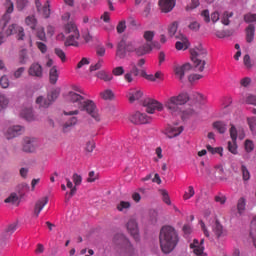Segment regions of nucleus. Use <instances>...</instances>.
<instances>
[{"mask_svg":"<svg viewBox=\"0 0 256 256\" xmlns=\"http://www.w3.org/2000/svg\"><path fill=\"white\" fill-rule=\"evenodd\" d=\"M124 73L125 69L123 66H117L112 69V75H114V77H121V75H123Z\"/></svg>","mask_w":256,"mask_h":256,"instance_id":"46","label":"nucleus"},{"mask_svg":"<svg viewBox=\"0 0 256 256\" xmlns=\"http://www.w3.org/2000/svg\"><path fill=\"white\" fill-rule=\"evenodd\" d=\"M190 248L193 249L195 256H206L204 254V247L201 246L199 240L194 239L193 243L190 244Z\"/></svg>","mask_w":256,"mask_h":256,"instance_id":"21","label":"nucleus"},{"mask_svg":"<svg viewBox=\"0 0 256 256\" xmlns=\"http://www.w3.org/2000/svg\"><path fill=\"white\" fill-rule=\"evenodd\" d=\"M159 243L164 254L172 253L179 244V234L172 226H164L159 233Z\"/></svg>","mask_w":256,"mask_h":256,"instance_id":"2","label":"nucleus"},{"mask_svg":"<svg viewBox=\"0 0 256 256\" xmlns=\"http://www.w3.org/2000/svg\"><path fill=\"white\" fill-rule=\"evenodd\" d=\"M160 192L162 195L163 202L166 203L167 205H171L172 202H171V199H170V196H169L167 190H160Z\"/></svg>","mask_w":256,"mask_h":256,"instance_id":"50","label":"nucleus"},{"mask_svg":"<svg viewBox=\"0 0 256 256\" xmlns=\"http://www.w3.org/2000/svg\"><path fill=\"white\" fill-rule=\"evenodd\" d=\"M244 21L246 23L256 22V14L248 13L244 16Z\"/></svg>","mask_w":256,"mask_h":256,"instance_id":"60","label":"nucleus"},{"mask_svg":"<svg viewBox=\"0 0 256 256\" xmlns=\"http://www.w3.org/2000/svg\"><path fill=\"white\" fill-rule=\"evenodd\" d=\"M159 6L163 13H169L175 8L176 2L175 0H160Z\"/></svg>","mask_w":256,"mask_h":256,"instance_id":"16","label":"nucleus"},{"mask_svg":"<svg viewBox=\"0 0 256 256\" xmlns=\"http://www.w3.org/2000/svg\"><path fill=\"white\" fill-rule=\"evenodd\" d=\"M80 38V34H74V35H69L67 40L65 41V46L66 47H69V46H74V47H77L79 46V40Z\"/></svg>","mask_w":256,"mask_h":256,"instance_id":"24","label":"nucleus"},{"mask_svg":"<svg viewBox=\"0 0 256 256\" xmlns=\"http://www.w3.org/2000/svg\"><path fill=\"white\" fill-rule=\"evenodd\" d=\"M28 0H17V8L19 11H22L28 5Z\"/></svg>","mask_w":256,"mask_h":256,"instance_id":"63","label":"nucleus"},{"mask_svg":"<svg viewBox=\"0 0 256 256\" xmlns=\"http://www.w3.org/2000/svg\"><path fill=\"white\" fill-rule=\"evenodd\" d=\"M138 43L136 41H128L125 42V47L127 52L129 53H135L136 52V48H137Z\"/></svg>","mask_w":256,"mask_h":256,"instance_id":"36","label":"nucleus"},{"mask_svg":"<svg viewBox=\"0 0 256 256\" xmlns=\"http://www.w3.org/2000/svg\"><path fill=\"white\" fill-rule=\"evenodd\" d=\"M103 64H104L103 59H99L95 64H91L89 66L90 73H93V71H99V69H102Z\"/></svg>","mask_w":256,"mask_h":256,"instance_id":"35","label":"nucleus"},{"mask_svg":"<svg viewBox=\"0 0 256 256\" xmlns=\"http://www.w3.org/2000/svg\"><path fill=\"white\" fill-rule=\"evenodd\" d=\"M127 230L130 233V235L136 240H139V228H138V223L135 219H130L127 222Z\"/></svg>","mask_w":256,"mask_h":256,"instance_id":"12","label":"nucleus"},{"mask_svg":"<svg viewBox=\"0 0 256 256\" xmlns=\"http://www.w3.org/2000/svg\"><path fill=\"white\" fill-rule=\"evenodd\" d=\"M68 103L74 105V107L88 113V115L94 119L96 122H100V115L94 101L84 98L81 94L74 91L68 92L66 96Z\"/></svg>","mask_w":256,"mask_h":256,"instance_id":"1","label":"nucleus"},{"mask_svg":"<svg viewBox=\"0 0 256 256\" xmlns=\"http://www.w3.org/2000/svg\"><path fill=\"white\" fill-rule=\"evenodd\" d=\"M233 16L232 12H224L222 17H221V23L228 26L230 24L229 18Z\"/></svg>","mask_w":256,"mask_h":256,"instance_id":"40","label":"nucleus"},{"mask_svg":"<svg viewBox=\"0 0 256 256\" xmlns=\"http://www.w3.org/2000/svg\"><path fill=\"white\" fill-rule=\"evenodd\" d=\"M189 102V94L180 93L177 96H171L164 101L163 109L172 117H177L182 113V107Z\"/></svg>","mask_w":256,"mask_h":256,"instance_id":"3","label":"nucleus"},{"mask_svg":"<svg viewBox=\"0 0 256 256\" xmlns=\"http://www.w3.org/2000/svg\"><path fill=\"white\" fill-rule=\"evenodd\" d=\"M49 75H50V83L52 85H56L59 78V72L56 66L50 69Z\"/></svg>","mask_w":256,"mask_h":256,"instance_id":"27","label":"nucleus"},{"mask_svg":"<svg viewBox=\"0 0 256 256\" xmlns=\"http://www.w3.org/2000/svg\"><path fill=\"white\" fill-rule=\"evenodd\" d=\"M66 181H67V187H68V189H70V194H69L70 197L68 199L66 198V200L69 201L70 198L73 197L76 194L77 186L76 185L73 186V182H71V180L69 178H66ZM66 195H68V192H67Z\"/></svg>","mask_w":256,"mask_h":256,"instance_id":"33","label":"nucleus"},{"mask_svg":"<svg viewBox=\"0 0 256 256\" xmlns=\"http://www.w3.org/2000/svg\"><path fill=\"white\" fill-rule=\"evenodd\" d=\"M207 150L209 153L211 154H219L220 156H222V152H223V149L221 147H212L211 145H207L206 146Z\"/></svg>","mask_w":256,"mask_h":256,"instance_id":"44","label":"nucleus"},{"mask_svg":"<svg viewBox=\"0 0 256 256\" xmlns=\"http://www.w3.org/2000/svg\"><path fill=\"white\" fill-rule=\"evenodd\" d=\"M27 26H29L32 30H35L37 26V19L34 16H28L25 20Z\"/></svg>","mask_w":256,"mask_h":256,"instance_id":"37","label":"nucleus"},{"mask_svg":"<svg viewBox=\"0 0 256 256\" xmlns=\"http://www.w3.org/2000/svg\"><path fill=\"white\" fill-rule=\"evenodd\" d=\"M59 95H60V91L59 90H53L51 92V94L48 95L47 98H48V102L50 103V105L57 100Z\"/></svg>","mask_w":256,"mask_h":256,"instance_id":"43","label":"nucleus"},{"mask_svg":"<svg viewBox=\"0 0 256 256\" xmlns=\"http://www.w3.org/2000/svg\"><path fill=\"white\" fill-rule=\"evenodd\" d=\"M228 150L233 155H237L238 151H237V143H236V141H232V142L229 141L228 142Z\"/></svg>","mask_w":256,"mask_h":256,"instance_id":"49","label":"nucleus"},{"mask_svg":"<svg viewBox=\"0 0 256 256\" xmlns=\"http://www.w3.org/2000/svg\"><path fill=\"white\" fill-rule=\"evenodd\" d=\"M188 28L193 32H197L201 29V24H199L197 21H194L188 25Z\"/></svg>","mask_w":256,"mask_h":256,"instance_id":"58","label":"nucleus"},{"mask_svg":"<svg viewBox=\"0 0 256 256\" xmlns=\"http://www.w3.org/2000/svg\"><path fill=\"white\" fill-rule=\"evenodd\" d=\"M130 122L134 125H146L152 122V118L146 113H141L139 111L132 114L129 118Z\"/></svg>","mask_w":256,"mask_h":256,"instance_id":"7","label":"nucleus"},{"mask_svg":"<svg viewBox=\"0 0 256 256\" xmlns=\"http://www.w3.org/2000/svg\"><path fill=\"white\" fill-rule=\"evenodd\" d=\"M35 150H36V147L34 145V141L30 138H27L23 145V151L26 153H33L35 152Z\"/></svg>","mask_w":256,"mask_h":256,"instance_id":"26","label":"nucleus"},{"mask_svg":"<svg viewBox=\"0 0 256 256\" xmlns=\"http://www.w3.org/2000/svg\"><path fill=\"white\" fill-rule=\"evenodd\" d=\"M179 29V23L177 21L170 24L168 27V33L170 37H174Z\"/></svg>","mask_w":256,"mask_h":256,"instance_id":"34","label":"nucleus"},{"mask_svg":"<svg viewBox=\"0 0 256 256\" xmlns=\"http://www.w3.org/2000/svg\"><path fill=\"white\" fill-rule=\"evenodd\" d=\"M181 133H183V126H172V125H168L165 129V135L169 138V139H173L178 137L179 135H181Z\"/></svg>","mask_w":256,"mask_h":256,"instance_id":"13","label":"nucleus"},{"mask_svg":"<svg viewBox=\"0 0 256 256\" xmlns=\"http://www.w3.org/2000/svg\"><path fill=\"white\" fill-rule=\"evenodd\" d=\"M28 75L35 79H42L44 76L43 66L39 62H33L28 68Z\"/></svg>","mask_w":256,"mask_h":256,"instance_id":"8","label":"nucleus"},{"mask_svg":"<svg viewBox=\"0 0 256 256\" xmlns=\"http://www.w3.org/2000/svg\"><path fill=\"white\" fill-rule=\"evenodd\" d=\"M95 148H96V143L94 140H88V142H86V152L92 153Z\"/></svg>","mask_w":256,"mask_h":256,"instance_id":"52","label":"nucleus"},{"mask_svg":"<svg viewBox=\"0 0 256 256\" xmlns=\"http://www.w3.org/2000/svg\"><path fill=\"white\" fill-rule=\"evenodd\" d=\"M144 93L138 89H130L127 92V98L130 104H133L143 98Z\"/></svg>","mask_w":256,"mask_h":256,"instance_id":"14","label":"nucleus"},{"mask_svg":"<svg viewBox=\"0 0 256 256\" xmlns=\"http://www.w3.org/2000/svg\"><path fill=\"white\" fill-rule=\"evenodd\" d=\"M6 13L11 14L14 11V4L11 0L5 2Z\"/></svg>","mask_w":256,"mask_h":256,"instance_id":"57","label":"nucleus"},{"mask_svg":"<svg viewBox=\"0 0 256 256\" xmlns=\"http://www.w3.org/2000/svg\"><path fill=\"white\" fill-rule=\"evenodd\" d=\"M213 233L215 234V236L217 238H220L223 234V227L222 225L219 223L218 220L215 221V224L212 227Z\"/></svg>","mask_w":256,"mask_h":256,"instance_id":"30","label":"nucleus"},{"mask_svg":"<svg viewBox=\"0 0 256 256\" xmlns=\"http://www.w3.org/2000/svg\"><path fill=\"white\" fill-rule=\"evenodd\" d=\"M191 60L194 62L196 69L202 73L204 71V66L206 64L207 51L199 46L190 51Z\"/></svg>","mask_w":256,"mask_h":256,"instance_id":"5","label":"nucleus"},{"mask_svg":"<svg viewBox=\"0 0 256 256\" xmlns=\"http://www.w3.org/2000/svg\"><path fill=\"white\" fill-rule=\"evenodd\" d=\"M72 181L74 182V185L77 187L82 184L83 178L80 174L74 173L72 174Z\"/></svg>","mask_w":256,"mask_h":256,"instance_id":"48","label":"nucleus"},{"mask_svg":"<svg viewBox=\"0 0 256 256\" xmlns=\"http://www.w3.org/2000/svg\"><path fill=\"white\" fill-rule=\"evenodd\" d=\"M127 53H128V51L126 48V40L122 39L116 45L115 59H117V60L125 59L127 56Z\"/></svg>","mask_w":256,"mask_h":256,"instance_id":"10","label":"nucleus"},{"mask_svg":"<svg viewBox=\"0 0 256 256\" xmlns=\"http://www.w3.org/2000/svg\"><path fill=\"white\" fill-rule=\"evenodd\" d=\"M95 77L97 79H100L101 81H104V83H109L110 81H113L114 76L110 72H107L106 70H100L95 74Z\"/></svg>","mask_w":256,"mask_h":256,"instance_id":"20","label":"nucleus"},{"mask_svg":"<svg viewBox=\"0 0 256 256\" xmlns=\"http://www.w3.org/2000/svg\"><path fill=\"white\" fill-rule=\"evenodd\" d=\"M152 50H153V47L150 43H144L143 45L137 44L136 50H135V55L140 57V56L150 53Z\"/></svg>","mask_w":256,"mask_h":256,"instance_id":"17","label":"nucleus"},{"mask_svg":"<svg viewBox=\"0 0 256 256\" xmlns=\"http://www.w3.org/2000/svg\"><path fill=\"white\" fill-rule=\"evenodd\" d=\"M180 115L182 119L185 120L197 115V112L193 108H188L186 110H182Z\"/></svg>","mask_w":256,"mask_h":256,"instance_id":"32","label":"nucleus"},{"mask_svg":"<svg viewBox=\"0 0 256 256\" xmlns=\"http://www.w3.org/2000/svg\"><path fill=\"white\" fill-rule=\"evenodd\" d=\"M191 69H193L191 64L186 63L182 66H176L174 71H175V75L179 77L180 81H183V77H185V73H189Z\"/></svg>","mask_w":256,"mask_h":256,"instance_id":"15","label":"nucleus"},{"mask_svg":"<svg viewBox=\"0 0 256 256\" xmlns=\"http://www.w3.org/2000/svg\"><path fill=\"white\" fill-rule=\"evenodd\" d=\"M100 97L103 100H112V98L114 97L113 91L112 90H105L103 92L100 93Z\"/></svg>","mask_w":256,"mask_h":256,"instance_id":"45","label":"nucleus"},{"mask_svg":"<svg viewBox=\"0 0 256 256\" xmlns=\"http://www.w3.org/2000/svg\"><path fill=\"white\" fill-rule=\"evenodd\" d=\"M254 35H255V27L254 25L250 24L246 28V40L248 43H251L254 40Z\"/></svg>","mask_w":256,"mask_h":256,"instance_id":"29","label":"nucleus"},{"mask_svg":"<svg viewBox=\"0 0 256 256\" xmlns=\"http://www.w3.org/2000/svg\"><path fill=\"white\" fill-rule=\"evenodd\" d=\"M142 106L146 108L148 114H154L156 111L162 112L164 110V104L153 98H145Z\"/></svg>","mask_w":256,"mask_h":256,"instance_id":"6","label":"nucleus"},{"mask_svg":"<svg viewBox=\"0 0 256 256\" xmlns=\"http://www.w3.org/2000/svg\"><path fill=\"white\" fill-rule=\"evenodd\" d=\"M131 208V203L126 201H121L119 204H117L116 209L119 212H123L124 210H128Z\"/></svg>","mask_w":256,"mask_h":256,"instance_id":"39","label":"nucleus"},{"mask_svg":"<svg viewBox=\"0 0 256 256\" xmlns=\"http://www.w3.org/2000/svg\"><path fill=\"white\" fill-rule=\"evenodd\" d=\"M55 54L62 60V62L66 61V54L62 49L56 48Z\"/></svg>","mask_w":256,"mask_h":256,"instance_id":"62","label":"nucleus"},{"mask_svg":"<svg viewBox=\"0 0 256 256\" xmlns=\"http://www.w3.org/2000/svg\"><path fill=\"white\" fill-rule=\"evenodd\" d=\"M9 104V100L5 97V95L0 94V110L7 107Z\"/></svg>","mask_w":256,"mask_h":256,"instance_id":"59","label":"nucleus"},{"mask_svg":"<svg viewBox=\"0 0 256 256\" xmlns=\"http://www.w3.org/2000/svg\"><path fill=\"white\" fill-rule=\"evenodd\" d=\"M37 37L41 40V41H47L46 38V33L43 27H40L37 29Z\"/></svg>","mask_w":256,"mask_h":256,"instance_id":"55","label":"nucleus"},{"mask_svg":"<svg viewBox=\"0 0 256 256\" xmlns=\"http://www.w3.org/2000/svg\"><path fill=\"white\" fill-rule=\"evenodd\" d=\"M36 104L39 105L41 108H48L50 106L48 98L44 99L42 96H39L36 99Z\"/></svg>","mask_w":256,"mask_h":256,"instance_id":"38","label":"nucleus"},{"mask_svg":"<svg viewBox=\"0 0 256 256\" xmlns=\"http://www.w3.org/2000/svg\"><path fill=\"white\" fill-rule=\"evenodd\" d=\"M30 56L32 59H34V55L33 52H28L27 49H21L18 53V61L21 65H24L28 62V60L30 59Z\"/></svg>","mask_w":256,"mask_h":256,"instance_id":"18","label":"nucleus"},{"mask_svg":"<svg viewBox=\"0 0 256 256\" xmlns=\"http://www.w3.org/2000/svg\"><path fill=\"white\" fill-rule=\"evenodd\" d=\"M154 37H155V32L153 31H145L143 34V38L146 40V43L152 42Z\"/></svg>","mask_w":256,"mask_h":256,"instance_id":"47","label":"nucleus"},{"mask_svg":"<svg viewBox=\"0 0 256 256\" xmlns=\"http://www.w3.org/2000/svg\"><path fill=\"white\" fill-rule=\"evenodd\" d=\"M49 199L47 198V196H45L44 198L40 199L34 208V214L36 217L39 216V214L41 213V211L44 209V207L48 204Z\"/></svg>","mask_w":256,"mask_h":256,"instance_id":"22","label":"nucleus"},{"mask_svg":"<svg viewBox=\"0 0 256 256\" xmlns=\"http://www.w3.org/2000/svg\"><path fill=\"white\" fill-rule=\"evenodd\" d=\"M65 32L70 35L80 34L75 23L70 22L65 26Z\"/></svg>","mask_w":256,"mask_h":256,"instance_id":"28","label":"nucleus"},{"mask_svg":"<svg viewBox=\"0 0 256 256\" xmlns=\"http://www.w3.org/2000/svg\"><path fill=\"white\" fill-rule=\"evenodd\" d=\"M241 171L243 175V180L248 181L250 179V173L244 164L241 166Z\"/></svg>","mask_w":256,"mask_h":256,"instance_id":"61","label":"nucleus"},{"mask_svg":"<svg viewBox=\"0 0 256 256\" xmlns=\"http://www.w3.org/2000/svg\"><path fill=\"white\" fill-rule=\"evenodd\" d=\"M212 128L219 134L223 135L227 131V123L224 121H215L212 124Z\"/></svg>","mask_w":256,"mask_h":256,"instance_id":"23","label":"nucleus"},{"mask_svg":"<svg viewBox=\"0 0 256 256\" xmlns=\"http://www.w3.org/2000/svg\"><path fill=\"white\" fill-rule=\"evenodd\" d=\"M21 117L24 118L28 122H32L35 120L32 108L23 109L21 112Z\"/></svg>","mask_w":256,"mask_h":256,"instance_id":"25","label":"nucleus"},{"mask_svg":"<svg viewBox=\"0 0 256 256\" xmlns=\"http://www.w3.org/2000/svg\"><path fill=\"white\" fill-rule=\"evenodd\" d=\"M5 203H10L13 205H18L19 204V198L17 194L13 193L8 196V198L5 200Z\"/></svg>","mask_w":256,"mask_h":256,"instance_id":"41","label":"nucleus"},{"mask_svg":"<svg viewBox=\"0 0 256 256\" xmlns=\"http://www.w3.org/2000/svg\"><path fill=\"white\" fill-rule=\"evenodd\" d=\"M233 34V32L231 30H222V31H217L216 32V36L218 38H225V37H229Z\"/></svg>","mask_w":256,"mask_h":256,"instance_id":"51","label":"nucleus"},{"mask_svg":"<svg viewBox=\"0 0 256 256\" xmlns=\"http://www.w3.org/2000/svg\"><path fill=\"white\" fill-rule=\"evenodd\" d=\"M44 18L48 19L51 15L50 1H47L43 7H41V12H39Z\"/></svg>","mask_w":256,"mask_h":256,"instance_id":"31","label":"nucleus"},{"mask_svg":"<svg viewBox=\"0 0 256 256\" xmlns=\"http://www.w3.org/2000/svg\"><path fill=\"white\" fill-rule=\"evenodd\" d=\"M0 85H1L2 89H8V87L10 85V82H9V79L6 75L1 77Z\"/></svg>","mask_w":256,"mask_h":256,"instance_id":"54","label":"nucleus"},{"mask_svg":"<svg viewBox=\"0 0 256 256\" xmlns=\"http://www.w3.org/2000/svg\"><path fill=\"white\" fill-rule=\"evenodd\" d=\"M180 41L176 42L175 47L177 50H187L189 48V40L183 34H179L176 36Z\"/></svg>","mask_w":256,"mask_h":256,"instance_id":"19","label":"nucleus"},{"mask_svg":"<svg viewBox=\"0 0 256 256\" xmlns=\"http://www.w3.org/2000/svg\"><path fill=\"white\" fill-rule=\"evenodd\" d=\"M248 125L250 127V130L254 132V129L256 127V117H250L247 119Z\"/></svg>","mask_w":256,"mask_h":256,"instance_id":"64","label":"nucleus"},{"mask_svg":"<svg viewBox=\"0 0 256 256\" xmlns=\"http://www.w3.org/2000/svg\"><path fill=\"white\" fill-rule=\"evenodd\" d=\"M8 21L3 19L0 22V45L3 43L5 36H10L17 33L18 40H23L25 37L24 29L18 25L7 26Z\"/></svg>","mask_w":256,"mask_h":256,"instance_id":"4","label":"nucleus"},{"mask_svg":"<svg viewBox=\"0 0 256 256\" xmlns=\"http://www.w3.org/2000/svg\"><path fill=\"white\" fill-rule=\"evenodd\" d=\"M246 208V200L244 198H240L237 204L238 213L240 215L243 214Z\"/></svg>","mask_w":256,"mask_h":256,"instance_id":"42","label":"nucleus"},{"mask_svg":"<svg viewBox=\"0 0 256 256\" xmlns=\"http://www.w3.org/2000/svg\"><path fill=\"white\" fill-rule=\"evenodd\" d=\"M113 242L116 245H121L128 252H132L133 251V246H132L131 242L123 234H118V235L114 236Z\"/></svg>","mask_w":256,"mask_h":256,"instance_id":"9","label":"nucleus"},{"mask_svg":"<svg viewBox=\"0 0 256 256\" xmlns=\"http://www.w3.org/2000/svg\"><path fill=\"white\" fill-rule=\"evenodd\" d=\"M23 132H24V129L22 126L20 125L12 126L5 131V137L7 140H11L13 138H16L22 135Z\"/></svg>","mask_w":256,"mask_h":256,"instance_id":"11","label":"nucleus"},{"mask_svg":"<svg viewBox=\"0 0 256 256\" xmlns=\"http://www.w3.org/2000/svg\"><path fill=\"white\" fill-rule=\"evenodd\" d=\"M193 196H195V188H193V186H189L188 192H185L183 198L184 200H189Z\"/></svg>","mask_w":256,"mask_h":256,"instance_id":"53","label":"nucleus"},{"mask_svg":"<svg viewBox=\"0 0 256 256\" xmlns=\"http://www.w3.org/2000/svg\"><path fill=\"white\" fill-rule=\"evenodd\" d=\"M230 137L232 139V142L237 141L238 133L236 127L232 124L230 128Z\"/></svg>","mask_w":256,"mask_h":256,"instance_id":"56","label":"nucleus"}]
</instances>
